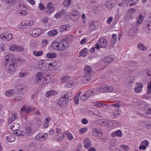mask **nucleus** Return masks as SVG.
Here are the masks:
<instances>
[{
    "mask_svg": "<svg viewBox=\"0 0 151 151\" xmlns=\"http://www.w3.org/2000/svg\"><path fill=\"white\" fill-rule=\"evenodd\" d=\"M69 97V96L67 93H63L61 97L58 101V104L61 107L66 106L67 104V99Z\"/></svg>",
    "mask_w": 151,
    "mask_h": 151,
    "instance_id": "1",
    "label": "nucleus"
},
{
    "mask_svg": "<svg viewBox=\"0 0 151 151\" xmlns=\"http://www.w3.org/2000/svg\"><path fill=\"white\" fill-rule=\"evenodd\" d=\"M96 90L95 89H92L86 91L81 96L80 100L82 101H86L91 96L95 93Z\"/></svg>",
    "mask_w": 151,
    "mask_h": 151,
    "instance_id": "2",
    "label": "nucleus"
},
{
    "mask_svg": "<svg viewBox=\"0 0 151 151\" xmlns=\"http://www.w3.org/2000/svg\"><path fill=\"white\" fill-rule=\"evenodd\" d=\"M114 89V88L112 86L104 84L100 86L97 88V90L101 92H113Z\"/></svg>",
    "mask_w": 151,
    "mask_h": 151,
    "instance_id": "3",
    "label": "nucleus"
},
{
    "mask_svg": "<svg viewBox=\"0 0 151 151\" xmlns=\"http://www.w3.org/2000/svg\"><path fill=\"white\" fill-rule=\"evenodd\" d=\"M17 66L16 62L15 63H6L5 64L6 69L8 70V73H12L16 71V67Z\"/></svg>",
    "mask_w": 151,
    "mask_h": 151,
    "instance_id": "4",
    "label": "nucleus"
},
{
    "mask_svg": "<svg viewBox=\"0 0 151 151\" xmlns=\"http://www.w3.org/2000/svg\"><path fill=\"white\" fill-rule=\"evenodd\" d=\"M107 44V41L104 38H100L95 45L96 48L99 50L100 47L104 48L106 46Z\"/></svg>",
    "mask_w": 151,
    "mask_h": 151,
    "instance_id": "5",
    "label": "nucleus"
},
{
    "mask_svg": "<svg viewBox=\"0 0 151 151\" xmlns=\"http://www.w3.org/2000/svg\"><path fill=\"white\" fill-rule=\"evenodd\" d=\"M59 50L64 51L67 48L68 46V43L65 40L61 41L60 43L59 42Z\"/></svg>",
    "mask_w": 151,
    "mask_h": 151,
    "instance_id": "6",
    "label": "nucleus"
},
{
    "mask_svg": "<svg viewBox=\"0 0 151 151\" xmlns=\"http://www.w3.org/2000/svg\"><path fill=\"white\" fill-rule=\"evenodd\" d=\"M6 64L9 63H15L16 62L15 59L14 55L11 54H7L5 56Z\"/></svg>",
    "mask_w": 151,
    "mask_h": 151,
    "instance_id": "7",
    "label": "nucleus"
},
{
    "mask_svg": "<svg viewBox=\"0 0 151 151\" xmlns=\"http://www.w3.org/2000/svg\"><path fill=\"white\" fill-rule=\"evenodd\" d=\"M48 137V134L45 133L44 134L39 133L35 136V138L37 140L42 141L46 139Z\"/></svg>",
    "mask_w": 151,
    "mask_h": 151,
    "instance_id": "8",
    "label": "nucleus"
},
{
    "mask_svg": "<svg viewBox=\"0 0 151 151\" xmlns=\"http://www.w3.org/2000/svg\"><path fill=\"white\" fill-rule=\"evenodd\" d=\"M71 18L73 21L77 20L80 17V14L76 10H73L71 13Z\"/></svg>",
    "mask_w": 151,
    "mask_h": 151,
    "instance_id": "9",
    "label": "nucleus"
},
{
    "mask_svg": "<svg viewBox=\"0 0 151 151\" xmlns=\"http://www.w3.org/2000/svg\"><path fill=\"white\" fill-rule=\"evenodd\" d=\"M42 32V31L40 29H35L33 30L31 35L34 37H37L40 35Z\"/></svg>",
    "mask_w": 151,
    "mask_h": 151,
    "instance_id": "10",
    "label": "nucleus"
},
{
    "mask_svg": "<svg viewBox=\"0 0 151 151\" xmlns=\"http://www.w3.org/2000/svg\"><path fill=\"white\" fill-rule=\"evenodd\" d=\"M8 125L10 127L11 129L13 131L18 129L20 127V125L17 122L9 123Z\"/></svg>",
    "mask_w": 151,
    "mask_h": 151,
    "instance_id": "11",
    "label": "nucleus"
},
{
    "mask_svg": "<svg viewBox=\"0 0 151 151\" xmlns=\"http://www.w3.org/2000/svg\"><path fill=\"white\" fill-rule=\"evenodd\" d=\"M47 7L46 9V12L49 13H52L54 10V8L53 7L52 3L49 2L47 5Z\"/></svg>",
    "mask_w": 151,
    "mask_h": 151,
    "instance_id": "12",
    "label": "nucleus"
},
{
    "mask_svg": "<svg viewBox=\"0 0 151 151\" xmlns=\"http://www.w3.org/2000/svg\"><path fill=\"white\" fill-rule=\"evenodd\" d=\"M43 74L41 72H38L37 73L35 76V78L34 80L35 82L37 83L39 82V81H41L42 79H43Z\"/></svg>",
    "mask_w": 151,
    "mask_h": 151,
    "instance_id": "13",
    "label": "nucleus"
},
{
    "mask_svg": "<svg viewBox=\"0 0 151 151\" xmlns=\"http://www.w3.org/2000/svg\"><path fill=\"white\" fill-rule=\"evenodd\" d=\"M65 14V11L62 9L58 12L55 15V17L56 18L58 19L62 17H64Z\"/></svg>",
    "mask_w": 151,
    "mask_h": 151,
    "instance_id": "14",
    "label": "nucleus"
},
{
    "mask_svg": "<svg viewBox=\"0 0 151 151\" xmlns=\"http://www.w3.org/2000/svg\"><path fill=\"white\" fill-rule=\"evenodd\" d=\"M91 76L84 74L81 77V81L84 83H86L89 82L91 79Z\"/></svg>",
    "mask_w": 151,
    "mask_h": 151,
    "instance_id": "15",
    "label": "nucleus"
},
{
    "mask_svg": "<svg viewBox=\"0 0 151 151\" xmlns=\"http://www.w3.org/2000/svg\"><path fill=\"white\" fill-rule=\"evenodd\" d=\"M18 28L21 29H24L28 28L27 21L24 20L22 21L20 25H18Z\"/></svg>",
    "mask_w": 151,
    "mask_h": 151,
    "instance_id": "16",
    "label": "nucleus"
},
{
    "mask_svg": "<svg viewBox=\"0 0 151 151\" xmlns=\"http://www.w3.org/2000/svg\"><path fill=\"white\" fill-rule=\"evenodd\" d=\"M84 144V147L86 148L89 149L91 146V142L88 138L85 139Z\"/></svg>",
    "mask_w": 151,
    "mask_h": 151,
    "instance_id": "17",
    "label": "nucleus"
},
{
    "mask_svg": "<svg viewBox=\"0 0 151 151\" xmlns=\"http://www.w3.org/2000/svg\"><path fill=\"white\" fill-rule=\"evenodd\" d=\"M84 74L88 76H91V73L92 72V69L91 67L86 65L84 68Z\"/></svg>",
    "mask_w": 151,
    "mask_h": 151,
    "instance_id": "18",
    "label": "nucleus"
},
{
    "mask_svg": "<svg viewBox=\"0 0 151 151\" xmlns=\"http://www.w3.org/2000/svg\"><path fill=\"white\" fill-rule=\"evenodd\" d=\"M70 28V25L68 24L64 25L59 28V30L60 32H63L69 30Z\"/></svg>",
    "mask_w": 151,
    "mask_h": 151,
    "instance_id": "19",
    "label": "nucleus"
},
{
    "mask_svg": "<svg viewBox=\"0 0 151 151\" xmlns=\"http://www.w3.org/2000/svg\"><path fill=\"white\" fill-rule=\"evenodd\" d=\"M92 134L94 136L100 137L102 135V132L98 131L96 129L94 128L93 129Z\"/></svg>",
    "mask_w": 151,
    "mask_h": 151,
    "instance_id": "20",
    "label": "nucleus"
},
{
    "mask_svg": "<svg viewBox=\"0 0 151 151\" xmlns=\"http://www.w3.org/2000/svg\"><path fill=\"white\" fill-rule=\"evenodd\" d=\"M117 136L119 137H121L122 136V134L121 131L120 130H118L116 131H115L111 134V136L112 137H114Z\"/></svg>",
    "mask_w": 151,
    "mask_h": 151,
    "instance_id": "21",
    "label": "nucleus"
},
{
    "mask_svg": "<svg viewBox=\"0 0 151 151\" xmlns=\"http://www.w3.org/2000/svg\"><path fill=\"white\" fill-rule=\"evenodd\" d=\"M58 94V92L55 90H50L47 92L46 96L47 97H49L52 96H54Z\"/></svg>",
    "mask_w": 151,
    "mask_h": 151,
    "instance_id": "22",
    "label": "nucleus"
},
{
    "mask_svg": "<svg viewBox=\"0 0 151 151\" xmlns=\"http://www.w3.org/2000/svg\"><path fill=\"white\" fill-rule=\"evenodd\" d=\"M13 133L14 134L16 135L17 136H24V132L23 131L17 129L16 130L13 131Z\"/></svg>",
    "mask_w": 151,
    "mask_h": 151,
    "instance_id": "23",
    "label": "nucleus"
},
{
    "mask_svg": "<svg viewBox=\"0 0 151 151\" xmlns=\"http://www.w3.org/2000/svg\"><path fill=\"white\" fill-rule=\"evenodd\" d=\"M26 133L27 136H29L32 134V129L29 126H26L25 127Z\"/></svg>",
    "mask_w": 151,
    "mask_h": 151,
    "instance_id": "24",
    "label": "nucleus"
},
{
    "mask_svg": "<svg viewBox=\"0 0 151 151\" xmlns=\"http://www.w3.org/2000/svg\"><path fill=\"white\" fill-rule=\"evenodd\" d=\"M37 65L40 68H42L43 67H47V63L46 61L41 60L38 62Z\"/></svg>",
    "mask_w": 151,
    "mask_h": 151,
    "instance_id": "25",
    "label": "nucleus"
},
{
    "mask_svg": "<svg viewBox=\"0 0 151 151\" xmlns=\"http://www.w3.org/2000/svg\"><path fill=\"white\" fill-rule=\"evenodd\" d=\"M143 87L142 84L141 83H138L137 87L134 88L135 91L137 93H139L142 90Z\"/></svg>",
    "mask_w": 151,
    "mask_h": 151,
    "instance_id": "26",
    "label": "nucleus"
},
{
    "mask_svg": "<svg viewBox=\"0 0 151 151\" xmlns=\"http://www.w3.org/2000/svg\"><path fill=\"white\" fill-rule=\"evenodd\" d=\"M72 78L69 76H63L61 78V81L63 83H64L66 82H68L71 80Z\"/></svg>",
    "mask_w": 151,
    "mask_h": 151,
    "instance_id": "27",
    "label": "nucleus"
},
{
    "mask_svg": "<svg viewBox=\"0 0 151 151\" xmlns=\"http://www.w3.org/2000/svg\"><path fill=\"white\" fill-rule=\"evenodd\" d=\"M76 83V82L75 80L72 81L71 79L66 84L65 87L68 88H71L72 87L73 85H75Z\"/></svg>",
    "mask_w": 151,
    "mask_h": 151,
    "instance_id": "28",
    "label": "nucleus"
},
{
    "mask_svg": "<svg viewBox=\"0 0 151 151\" xmlns=\"http://www.w3.org/2000/svg\"><path fill=\"white\" fill-rule=\"evenodd\" d=\"M122 114L121 111L119 109H116L114 112H113V115L114 116V118L115 119Z\"/></svg>",
    "mask_w": 151,
    "mask_h": 151,
    "instance_id": "29",
    "label": "nucleus"
},
{
    "mask_svg": "<svg viewBox=\"0 0 151 151\" xmlns=\"http://www.w3.org/2000/svg\"><path fill=\"white\" fill-rule=\"evenodd\" d=\"M32 110V108H31L25 106H23L21 109V111L23 112L25 111L27 114L29 113Z\"/></svg>",
    "mask_w": 151,
    "mask_h": 151,
    "instance_id": "30",
    "label": "nucleus"
},
{
    "mask_svg": "<svg viewBox=\"0 0 151 151\" xmlns=\"http://www.w3.org/2000/svg\"><path fill=\"white\" fill-rule=\"evenodd\" d=\"M58 33V31L57 29H54L49 31L47 32V34L50 36H55L57 35Z\"/></svg>",
    "mask_w": 151,
    "mask_h": 151,
    "instance_id": "31",
    "label": "nucleus"
},
{
    "mask_svg": "<svg viewBox=\"0 0 151 151\" xmlns=\"http://www.w3.org/2000/svg\"><path fill=\"white\" fill-rule=\"evenodd\" d=\"M103 60L107 63L110 62L113 60V58L111 56H108L103 58Z\"/></svg>",
    "mask_w": 151,
    "mask_h": 151,
    "instance_id": "32",
    "label": "nucleus"
},
{
    "mask_svg": "<svg viewBox=\"0 0 151 151\" xmlns=\"http://www.w3.org/2000/svg\"><path fill=\"white\" fill-rule=\"evenodd\" d=\"M59 42H54L52 44V47L53 49L59 50Z\"/></svg>",
    "mask_w": 151,
    "mask_h": 151,
    "instance_id": "33",
    "label": "nucleus"
},
{
    "mask_svg": "<svg viewBox=\"0 0 151 151\" xmlns=\"http://www.w3.org/2000/svg\"><path fill=\"white\" fill-rule=\"evenodd\" d=\"M72 0H65L63 2V5L65 7L67 8L71 4V2Z\"/></svg>",
    "mask_w": 151,
    "mask_h": 151,
    "instance_id": "34",
    "label": "nucleus"
},
{
    "mask_svg": "<svg viewBox=\"0 0 151 151\" xmlns=\"http://www.w3.org/2000/svg\"><path fill=\"white\" fill-rule=\"evenodd\" d=\"M6 139L8 142H12L15 140V138L13 135H9L8 136L6 137Z\"/></svg>",
    "mask_w": 151,
    "mask_h": 151,
    "instance_id": "35",
    "label": "nucleus"
},
{
    "mask_svg": "<svg viewBox=\"0 0 151 151\" xmlns=\"http://www.w3.org/2000/svg\"><path fill=\"white\" fill-rule=\"evenodd\" d=\"M17 116V114H12L8 120V124H9V123L13 122H12L16 119Z\"/></svg>",
    "mask_w": 151,
    "mask_h": 151,
    "instance_id": "36",
    "label": "nucleus"
},
{
    "mask_svg": "<svg viewBox=\"0 0 151 151\" xmlns=\"http://www.w3.org/2000/svg\"><path fill=\"white\" fill-rule=\"evenodd\" d=\"M137 48L138 49L142 51H144L147 50V47H145L143 44L139 43L137 45Z\"/></svg>",
    "mask_w": 151,
    "mask_h": 151,
    "instance_id": "37",
    "label": "nucleus"
},
{
    "mask_svg": "<svg viewBox=\"0 0 151 151\" xmlns=\"http://www.w3.org/2000/svg\"><path fill=\"white\" fill-rule=\"evenodd\" d=\"M116 38L117 36L115 34H113L111 41V43L113 45H114L116 43Z\"/></svg>",
    "mask_w": 151,
    "mask_h": 151,
    "instance_id": "38",
    "label": "nucleus"
},
{
    "mask_svg": "<svg viewBox=\"0 0 151 151\" xmlns=\"http://www.w3.org/2000/svg\"><path fill=\"white\" fill-rule=\"evenodd\" d=\"M142 73L144 76H151V73L150 72L149 69H146L143 70L142 71Z\"/></svg>",
    "mask_w": 151,
    "mask_h": 151,
    "instance_id": "39",
    "label": "nucleus"
},
{
    "mask_svg": "<svg viewBox=\"0 0 151 151\" xmlns=\"http://www.w3.org/2000/svg\"><path fill=\"white\" fill-rule=\"evenodd\" d=\"M87 53V49L84 48L82 49L80 52V54L81 56L82 57L85 56Z\"/></svg>",
    "mask_w": 151,
    "mask_h": 151,
    "instance_id": "40",
    "label": "nucleus"
},
{
    "mask_svg": "<svg viewBox=\"0 0 151 151\" xmlns=\"http://www.w3.org/2000/svg\"><path fill=\"white\" fill-rule=\"evenodd\" d=\"M15 88L17 89V91H21L23 90L24 88V85L21 84H19L15 86Z\"/></svg>",
    "mask_w": 151,
    "mask_h": 151,
    "instance_id": "41",
    "label": "nucleus"
},
{
    "mask_svg": "<svg viewBox=\"0 0 151 151\" xmlns=\"http://www.w3.org/2000/svg\"><path fill=\"white\" fill-rule=\"evenodd\" d=\"M56 54L54 53H47L46 57L48 58H53L56 57Z\"/></svg>",
    "mask_w": 151,
    "mask_h": 151,
    "instance_id": "42",
    "label": "nucleus"
},
{
    "mask_svg": "<svg viewBox=\"0 0 151 151\" xmlns=\"http://www.w3.org/2000/svg\"><path fill=\"white\" fill-rule=\"evenodd\" d=\"M13 38V35L11 34H9L7 35L6 36L4 39V41H8L11 40Z\"/></svg>",
    "mask_w": 151,
    "mask_h": 151,
    "instance_id": "43",
    "label": "nucleus"
},
{
    "mask_svg": "<svg viewBox=\"0 0 151 151\" xmlns=\"http://www.w3.org/2000/svg\"><path fill=\"white\" fill-rule=\"evenodd\" d=\"M146 27L149 30H151V18L149 19V21L145 22Z\"/></svg>",
    "mask_w": 151,
    "mask_h": 151,
    "instance_id": "44",
    "label": "nucleus"
},
{
    "mask_svg": "<svg viewBox=\"0 0 151 151\" xmlns=\"http://www.w3.org/2000/svg\"><path fill=\"white\" fill-rule=\"evenodd\" d=\"M56 136H57L58 140V141H60L65 137V132L62 133V134H58Z\"/></svg>",
    "mask_w": 151,
    "mask_h": 151,
    "instance_id": "45",
    "label": "nucleus"
},
{
    "mask_svg": "<svg viewBox=\"0 0 151 151\" xmlns=\"http://www.w3.org/2000/svg\"><path fill=\"white\" fill-rule=\"evenodd\" d=\"M4 2H7L11 3L12 5H14L16 3V0H1Z\"/></svg>",
    "mask_w": 151,
    "mask_h": 151,
    "instance_id": "46",
    "label": "nucleus"
},
{
    "mask_svg": "<svg viewBox=\"0 0 151 151\" xmlns=\"http://www.w3.org/2000/svg\"><path fill=\"white\" fill-rule=\"evenodd\" d=\"M93 105L94 106H95L96 107H99V108L106 105L105 104H103L99 102H93Z\"/></svg>",
    "mask_w": 151,
    "mask_h": 151,
    "instance_id": "47",
    "label": "nucleus"
},
{
    "mask_svg": "<svg viewBox=\"0 0 151 151\" xmlns=\"http://www.w3.org/2000/svg\"><path fill=\"white\" fill-rule=\"evenodd\" d=\"M42 53L43 52L42 50L40 51L39 52H37L36 50H34L33 52V54L36 56H41Z\"/></svg>",
    "mask_w": 151,
    "mask_h": 151,
    "instance_id": "48",
    "label": "nucleus"
},
{
    "mask_svg": "<svg viewBox=\"0 0 151 151\" xmlns=\"http://www.w3.org/2000/svg\"><path fill=\"white\" fill-rule=\"evenodd\" d=\"M35 146L32 144H30L27 150L28 151H34L35 149Z\"/></svg>",
    "mask_w": 151,
    "mask_h": 151,
    "instance_id": "49",
    "label": "nucleus"
},
{
    "mask_svg": "<svg viewBox=\"0 0 151 151\" xmlns=\"http://www.w3.org/2000/svg\"><path fill=\"white\" fill-rule=\"evenodd\" d=\"M109 143L111 144L112 146H114L117 144V140L115 139H111L109 140Z\"/></svg>",
    "mask_w": 151,
    "mask_h": 151,
    "instance_id": "50",
    "label": "nucleus"
},
{
    "mask_svg": "<svg viewBox=\"0 0 151 151\" xmlns=\"http://www.w3.org/2000/svg\"><path fill=\"white\" fill-rule=\"evenodd\" d=\"M17 13L21 16H22V15H26L27 14V12L25 11V10H19L17 11Z\"/></svg>",
    "mask_w": 151,
    "mask_h": 151,
    "instance_id": "51",
    "label": "nucleus"
},
{
    "mask_svg": "<svg viewBox=\"0 0 151 151\" xmlns=\"http://www.w3.org/2000/svg\"><path fill=\"white\" fill-rule=\"evenodd\" d=\"M73 39V37L71 35H68L67 36L65 39L63 40H65L67 41L68 43L69 42H70Z\"/></svg>",
    "mask_w": 151,
    "mask_h": 151,
    "instance_id": "52",
    "label": "nucleus"
},
{
    "mask_svg": "<svg viewBox=\"0 0 151 151\" xmlns=\"http://www.w3.org/2000/svg\"><path fill=\"white\" fill-rule=\"evenodd\" d=\"M66 135L68 139L71 140L73 138V136L72 134L66 131L65 132V135Z\"/></svg>",
    "mask_w": 151,
    "mask_h": 151,
    "instance_id": "53",
    "label": "nucleus"
},
{
    "mask_svg": "<svg viewBox=\"0 0 151 151\" xmlns=\"http://www.w3.org/2000/svg\"><path fill=\"white\" fill-rule=\"evenodd\" d=\"M147 93L150 94L151 93V81L148 83L147 86Z\"/></svg>",
    "mask_w": 151,
    "mask_h": 151,
    "instance_id": "54",
    "label": "nucleus"
},
{
    "mask_svg": "<svg viewBox=\"0 0 151 151\" xmlns=\"http://www.w3.org/2000/svg\"><path fill=\"white\" fill-rule=\"evenodd\" d=\"M24 50V48L22 46L17 45L16 51L22 52Z\"/></svg>",
    "mask_w": 151,
    "mask_h": 151,
    "instance_id": "55",
    "label": "nucleus"
},
{
    "mask_svg": "<svg viewBox=\"0 0 151 151\" xmlns=\"http://www.w3.org/2000/svg\"><path fill=\"white\" fill-rule=\"evenodd\" d=\"M138 0H132V1H130L129 3L130 5L132 6V5H136Z\"/></svg>",
    "mask_w": 151,
    "mask_h": 151,
    "instance_id": "56",
    "label": "nucleus"
},
{
    "mask_svg": "<svg viewBox=\"0 0 151 151\" xmlns=\"http://www.w3.org/2000/svg\"><path fill=\"white\" fill-rule=\"evenodd\" d=\"M144 19V17L142 16L141 15L139 17L138 19H137V23L140 24L141 23Z\"/></svg>",
    "mask_w": 151,
    "mask_h": 151,
    "instance_id": "57",
    "label": "nucleus"
},
{
    "mask_svg": "<svg viewBox=\"0 0 151 151\" xmlns=\"http://www.w3.org/2000/svg\"><path fill=\"white\" fill-rule=\"evenodd\" d=\"M111 106L114 107L116 109H117L119 107V105L117 103H114L111 104L110 105L109 107L111 108Z\"/></svg>",
    "mask_w": 151,
    "mask_h": 151,
    "instance_id": "58",
    "label": "nucleus"
},
{
    "mask_svg": "<svg viewBox=\"0 0 151 151\" xmlns=\"http://www.w3.org/2000/svg\"><path fill=\"white\" fill-rule=\"evenodd\" d=\"M18 7L19 10H25L26 9V7L22 4H19L18 6Z\"/></svg>",
    "mask_w": 151,
    "mask_h": 151,
    "instance_id": "59",
    "label": "nucleus"
},
{
    "mask_svg": "<svg viewBox=\"0 0 151 151\" xmlns=\"http://www.w3.org/2000/svg\"><path fill=\"white\" fill-rule=\"evenodd\" d=\"M12 91L11 90H8L5 92L6 95L8 96H12Z\"/></svg>",
    "mask_w": 151,
    "mask_h": 151,
    "instance_id": "60",
    "label": "nucleus"
},
{
    "mask_svg": "<svg viewBox=\"0 0 151 151\" xmlns=\"http://www.w3.org/2000/svg\"><path fill=\"white\" fill-rule=\"evenodd\" d=\"M93 111V114L95 115L96 116L99 115L100 114V112L96 109H95Z\"/></svg>",
    "mask_w": 151,
    "mask_h": 151,
    "instance_id": "61",
    "label": "nucleus"
},
{
    "mask_svg": "<svg viewBox=\"0 0 151 151\" xmlns=\"http://www.w3.org/2000/svg\"><path fill=\"white\" fill-rule=\"evenodd\" d=\"M80 96V95L77 96H76L74 98V101L75 104H77L79 103V96Z\"/></svg>",
    "mask_w": 151,
    "mask_h": 151,
    "instance_id": "62",
    "label": "nucleus"
},
{
    "mask_svg": "<svg viewBox=\"0 0 151 151\" xmlns=\"http://www.w3.org/2000/svg\"><path fill=\"white\" fill-rule=\"evenodd\" d=\"M56 136L58 134H62V133H63L62 132L61 129H59V128H57L56 129Z\"/></svg>",
    "mask_w": 151,
    "mask_h": 151,
    "instance_id": "63",
    "label": "nucleus"
},
{
    "mask_svg": "<svg viewBox=\"0 0 151 151\" xmlns=\"http://www.w3.org/2000/svg\"><path fill=\"white\" fill-rule=\"evenodd\" d=\"M17 45H14L10 46L9 49L12 51H14L16 50Z\"/></svg>",
    "mask_w": 151,
    "mask_h": 151,
    "instance_id": "64",
    "label": "nucleus"
}]
</instances>
